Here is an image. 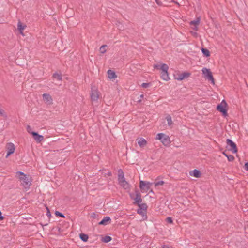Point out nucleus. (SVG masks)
<instances>
[{"label": "nucleus", "instance_id": "412c9836", "mask_svg": "<svg viewBox=\"0 0 248 248\" xmlns=\"http://www.w3.org/2000/svg\"><path fill=\"white\" fill-rule=\"evenodd\" d=\"M112 240V238L109 236H105L101 237V241L104 243H108Z\"/></svg>", "mask_w": 248, "mask_h": 248}, {"label": "nucleus", "instance_id": "20e7f679", "mask_svg": "<svg viewBox=\"0 0 248 248\" xmlns=\"http://www.w3.org/2000/svg\"><path fill=\"white\" fill-rule=\"evenodd\" d=\"M147 206L145 203L139 204L137 213L142 216L143 220H146L147 218Z\"/></svg>", "mask_w": 248, "mask_h": 248}, {"label": "nucleus", "instance_id": "f704fd0d", "mask_svg": "<svg viewBox=\"0 0 248 248\" xmlns=\"http://www.w3.org/2000/svg\"><path fill=\"white\" fill-rule=\"evenodd\" d=\"M46 209H47V213H46V215H47L48 217L51 216L50 212V210H49L48 208V207H46Z\"/></svg>", "mask_w": 248, "mask_h": 248}, {"label": "nucleus", "instance_id": "79ce46f5", "mask_svg": "<svg viewBox=\"0 0 248 248\" xmlns=\"http://www.w3.org/2000/svg\"><path fill=\"white\" fill-rule=\"evenodd\" d=\"M155 1H156L158 4H159V3L158 2L157 0H155Z\"/></svg>", "mask_w": 248, "mask_h": 248}, {"label": "nucleus", "instance_id": "1a4fd4ad", "mask_svg": "<svg viewBox=\"0 0 248 248\" xmlns=\"http://www.w3.org/2000/svg\"><path fill=\"white\" fill-rule=\"evenodd\" d=\"M15 150V145L12 143H9L7 145V154L6 158H7L10 155L14 153Z\"/></svg>", "mask_w": 248, "mask_h": 248}, {"label": "nucleus", "instance_id": "f3484780", "mask_svg": "<svg viewBox=\"0 0 248 248\" xmlns=\"http://www.w3.org/2000/svg\"><path fill=\"white\" fill-rule=\"evenodd\" d=\"M137 141L138 142V144L140 146V147H144L147 144V141L143 138H139L137 139Z\"/></svg>", "mask_w": 248, "mask_h": 248}, {"label": "nucleus", "instance_id": "37998d69", "mask_svg": "<svg viewBox=\"0 0 248 248\" xmlns=\"http://www.w3.org/2000/svg\"><path fill=\"white\" fill-rule=\"evenodd\" d=\"M108 175H111V173H110V172H109V173H108Z\"/></svg>", "mask_w": 248, "mask_h": 248}, {"label": "nucleus", "instance_id": "4be33fe9", "mask_svg": "<svg viewBox=\"0 0 248 248\" xmlns=\"http://www.w3.org/2000/svg\"><path fill=\"white\" fill-rule=\"evenodd\" d=\"M79 237L83 242H87L89 236L86 233H79Z\"/></svg>", "mask_w": 248, "mask_h": 248}, {"label": "nucleus", "instance_id": "f8f14e48", "mask_svg": "<svg viewBox=\"0 0 248 248\" xmlns=\"http://www.w3.org/2000/svg\"><path fill=\"white\" fill-rule=\"evenodd\" d=\"M43 98L45 103L47 104H51L52 103V98L50 94L47 93H44L43 94Z\"/></svg>", "mask_w": 248, "mask_h": 248}, {"label": "nucleus", "instance_id": "423d86ee", "mask_svg": "<svg viewBox=\"0 0 248 248\" xmlns=\"http://www.w3.org/2000/svg\"><path fill=\"white\" fill-rule=\"evenodd\" d=\"M202 71L204 78L208 80L211 81L212 83L214 84V79L210 69L206 67H204L202 69Z\"/></svg>", "mask_w": 248, "mask_h": 248}, {"label": "nucleus", "instance_id": "0eeeda50", "mask_svg": "<svg viewBox=\"0 0 248 248\" xmlns=\"http://www.w3.org/2000/svg\"><path fill=\"white\" fill-rule=\"evenodd\" d=\"M152 184L153 183L150 182L141 180L140 182V187L142 190L147 191L150 189Z\"/></svg>", "mask_w": 248, "mask_h": 248}, {"label": "nucleus", "instance_id": "a19ab883", "mask_svg": "<svg viewBox=\"0 0 248 248\" xmlns=\"http://www.w3.org/2000/svg\"><path fill=\"white\" fill-rule=\"evenodd\" d=\"M143 96H144V95H143V94H141V95H140V98H143Z\"/></svg>", "mask_w": 248, "mask_h": 248}, {"label": "nucleus", "instance_id": "7c9ffc66", "mask_svg": "<svg viewBox=\"0 0 248 248\" xmlns=\"http://www.w3.org/2000/svg\"><path fill=\"white\" fill-rule=\"evenodd\" d=\"M166 221H167V222L170 223V224L172 223L173 220H172V217H167Z\"/></svg>", "mask_w": 248, "mask_h": 248}, {"label": "nucleus", "instance_id": "473e14b6", "mask_svg": "<svg viewBox=\"0 0 248 248\" xmlns=\"http://www.w3.org/2000/svg\"><path fill=\"white\" fill-rule=\"evenodd\" d=\"M149 86H150V83H143L141 84V86L143 88H148V87H149Z\"/></svg>", "mask_w": 248, "mask_h": 248}, {"label": "nucleus", "instance_id": "a878e982", "mask_svg": "<svg viewBox=\"0 0 248 248\" xmlns=\"http://www.w3.org/2000/svg\"><path fill=\"white\" fill-rule=\"evenodd\" d=\"M53 77L58 80L61 81L62 80V77L61 74L55 73L53 74Z\"/></svg>", "mask_w": 248, "mask_h": 248}, {"label": "nucleus", "instance_id": "b1692460", "mask_svg": "<svg viewBox=\"0 0 248 248\" xmlns=\"http://www.w3.org/2000/svg\"><path fill=\"white\" fill-rule=\"evenodd\" d=\"M166 119L167 121L168 125L169 126H171L172 124L173 123H172V118H171V117L170 116V115H167L166 117Z\"/></svg>", "mask_w": 248, "mask_h": 248}, {"label": "nucleus", "instance_id": "2eb2a0df", "mask_svg": "<svg viewBox=\"0 0 248 248\" xmlns=\"http://www.w3.org/2000/svg\"><path fill=\"white\" fill-rule=\"evenodd\" d=\"M189 73L184 72L182 74L178 75L177 76H176L175 77V78L176 79L181 81V80H182L183 79H184V78L188 77L189 76Z\"/></svg>", "mask_w": 248, "mask_h": 248}, {"label": "nucleus", "instance_id": "c9c22d12", "mask_svg": "<svg viewBox=\"0 0 248 248\" xmlns=\"http://www.w3.org/2000/svg\"><path fill=\"white\" fill-rule=\"evenodd\" d=\"M244 167H245V169L246 170L248 171V162H247L245 164Z\"/></svg>", "mask_w": 248, "mask_h": 248}, {"label": "nucleus", "instance_id": "bb28decb", "mask_svg": "<svg viewBox=\"0 0 248 248\" xmlns=\"http://www.w3.org/2000/svg\"><path fill=\"white\" fill-rule=\"evenodd\" d=\"M223 154L227 157L229 161H232L234 159V156L231 155H227L225 153H223Z\"/></svg>", "mask_w": 248, "mask_h": 248}, {"label": "nucleus", "instance_id": "9b49d317", "mask_svg": "<svg viewBox=\"0 0 248 248\" xmlns=\"http://www.w3.org/2000/svg\"><path fill=\"white\" fill-rule=\"evenodd\" d=\"M31 134L32 135L34 140L37 142H40L44 139V137L42 135H39L38 133L36 132L32 131Z\"/></svg>", "mask_w": 248, "mask_h": 248}, {"label": "nucleus", "instance_id": "4c0bfd02", "mask_svg": "<svg viewBox=\"0 0 248 248\" xmlns=\"http://www.w3.org/2000/svg\"><path fill=\"white\" fill-rule=\"evenodd\" d=\"M31 127L30 126H28L27 127V131L29 133H31V132L30 131Z\"/></svg>", "mask_w": 248, "mask_h": 248}, {"label": "nucleus", "instance_id": "58836bf2", "mask_svg": "<svg viewBox=\"0 0 248 248\" xmlns=\"http://www.w3.org/2000/svg\"><path fill=\"white\" fill-rule=\"evenodd\" d=\"M162 248H170L167 246H164Z\"/></svg>", "mask_w": 248, "mask_h": 248}, {"label": "nucleus", "instance_id": "aec40b11", "mask_svg": "<svg viewBox=\"0 0 248 248\" xmlns=\"http://www.w3.org/2000/svg\"><path fill=\"white\" fill-rule=\"evenodd\" d=\"M190 174L191 176H193L196 178H199L201 176L200 172L196 169H195L194 170H193L192 171V173L190 172Z\"/></svg>", "mask_w": 248, "mask_h": 248}, {"label": "nucleus", "instance_id": "ea45409f", "mask_svg": "<svg viewBox=\"0 0 248 248\" xmlns=\"http://www.w3.org/2000/svg\"><path fill=\"white\" fill-rule=\"evenodd\" d=\"M150 192L154 193V192H153V190H152V189L150 191Z\"/></svg>", "mask_w": 248, "mask_h": 248}, {"label": "nucleus", "instance_id": "6e6552de", "mask_svg": "<svg viewBox=\"0 0 248 248\" xmlns=\"http://www.w3.org/2000/svg\"><path fill=\"white\" fill-rule=\"evenodd\" d=\"M226 142L230 146L229 150L233 153L237 152V149L236 144L230 139H227Z\"/></svg>", "mask_w": 248, "mask_h": 248}, {"label": "nucleus", "instance_id": "c85d7f7f", "mask_svg": "<svg viewBox=\"0 0 248 248\" xmlns=\"http://www.w3.org/2000/svg\"><path fill=\"white\" fill-rule=\"evenodd\" d=\"M107 46V45H102L101 46V47H100V51L101 53H104L106 52V49H105V47Z\"/></svg>", "mask_w": 248, "mask_h": 248}, {"label": "nucleus", "instance_id": "e433bc0d", "mask_svg": "<svg viewBox=\"0 0 248 248\" xmlns=\"http://www.w3.org/2000/svg\"><path fill=\"white\" fill-rule=\"evenodd\" d=\"M192 28H193V30H194L195 31H197L198 30V25H194V26H193Z\"/></svg>", "mask_w": 248, "mask_h": 248}, {"label": "nucleus", "instance_id": "4468645a", "mask_svg": "<svg viewBox=\"0 0 248 248\" xmlns=\"http://www.w3.org/2000/svg\"><path fill=\"white\" fill-rule=\"evenodd\" d=\"M111 219L108 216L105 217L101 221L99 222V225H107L110 223Z\"/></svg>", "mask_w": 248, "mask_h": 248}, {"label": "nucleus", "instance_id": "f257e3e1", "mask_svg": "<svg viewBox=\"0 0 248 248\" xmlns=\"http://www.w3.org/2000/svg\"><path fill=\"white\" fill-rule=\"evenodd\" d=\"M16 176L18 178L21 185L25 189H29L30 188L31 184V179L29 176L22 171H17L16 172Z\"/></svg>", "mask_w": 248, "mask_h": 248}, {"label": "nucleus", "instance_id": "72a5a7b5", "mask_svg": "<svg viewBox=\"0 0 248 248\" xmlns=\"http://www.w3.org/2000/svg\"><path fill=\"white\" fill-rule=\"evenodd\" d=\"M161 66H162V64L161 65L155 64V65H154V68L161 70Z\"/></svg>", "mask_w": 248, "mask_h": 248}, {"label": "nucleus", "instance_id": "5701e85b", "mask_svg": "<svg viewBox=\"0 0 248 248\" xmlns=\"http://www.w3.org/2000/svg\"><path fill=\"white\" fill-rule=\"evenodd\" d=\"M200 18L197 17L195 20L190 21V24L191 25H198L200 23Z\"/></svg>", "mask_w": 248, "mask_h": 248}, {"label": "nucleus", "instance_id": "393cba45", "mask_svg": "<svg viewBox=\"0 0 248 248\" xmlns=\"http://www.w3.org/2000/svg\"><path fill=\"white\" fill-rule=\"evenodd\" d=\"M202 51L203 54L205 56H206V57L210 56V51L207 49L202 48Z\"/></svg>", "mask_w": 248, "mask_h": 248}, {"label": "nucleus", "instance_id": "9d476101", "mask_svg": "<svg viewBox=\"0 0 248 248\" xmlns=\"http://www.w3.org/2000/svg\"><path fill=\"white\" fill-rule=\"evenodd\" d=\"M226 105L225 102L223 100L220 104L217 106V110L221 112L223 115H226L227 114V111L225 109Z\"/></svg>", "mask_w": 248, "mask_h": 248}, {"label": "nucleus", "instance_id": "a211bd4d", "mask_svg": "<svg viewBox=\"0 0 248 248\" xmlns=\"http://www.w3.org/2000/svg\"><path fill=\"white\" fill-rule=\"evenodd\" d=\"M135 201V202L138 204H141L142 199L141 198V195L140 193H137L136 194L135 197L133 199Z\"/></svg>", "mask_w": 248, "mask_h": 248}, {"label": "nucleus", "instance_id": "dca6fc26", "mask_svg": "<svg viewBox=\"0 0 248 248\" xmlns=\"http://www.w3.org/2000/svg\"><path fill=\"white\" fill-rule=\"evenodd\" d=\"M26 26L25 25L23 24L20 21H19L17 24V28L19 30L21 34L23 36L24 35L23 33V31L26 28Z\"/></svg>", "mask_w": 248, "mask_h": 248}, {"label": "nucleus", "instance_id": "c756f323", "mask_svg": "<svg viewBox=\"0 0 248 248\" xmlns=\"http://www.w3.org/2000/svg\"><path fill=\"white\" fill-rule=\"evenodd\" d=\"M0 115L4 118L7 117V115L5 114L4 110L0 108Z\"/></svg>", "mask_w": 248, "mask_h": 248}, {"label": "nucleus", "instance_id": "6ab92c4d", "mask_svg": "<svg viewBox=\"0 0 248 248\" xmlns=\"http://www.w3.org/2000/svg\"><path fill=\"white\" fill-rule=\"evenodd\" d=\"M107 73L108 78L109 79H114L117 77L115 73L111 70H108Z\"/></svg>", "mask_w": 248, "mask_h": 248}, {"label": "nucleus", "instance_id": "39448f33", "mask_svg": "<svg viewBox=\"0 0 248 248\" xmlns=\"http://www.w3.org/2000/svg\"><path fill=\"white\" fill-rule=\"evenodd\" d=\"M168 69L169 67L166 64H162V66H161V77L164 80L168 81L170 79L168 73Z\"/></svg>", "mask_w": 248, "mask_h": 248}, {"label": "nucleus", "instance_id": "7ed1b4c3", "mask_svg": "<svg viewBox=\"0 0 248 248\" xmlns=\"http://www.w3.org/2000/svg\"><path fill=\"white\" fill-rule=\"evenodd\" d=\"M155 139L160 140L162 144L166 146L169 145L170 143V137L163 133L157 134Z\"/></svg>", "mask_w": 248, "mask_h": 248}, {"label": "nucleus", "instance_id": "f03ea898", "mask_svg": "<svg viewBox=\"0 0 248 248\" xmlns=\"http://www.w3.org/2000/svg\"><path fill=\"white\" fill-rule=\"evenodd\" d=\"M118 174V182L119 184L122 186L124 189L127 190L130 188V185L125 180L124 178V174L122 170H119Z\"/></svg>", "mask_w": 248, "mask_h": 248}, {"label": "nucleus", "instance_id": "ddd939ff", "mask_svg": "<svg viewBox=\"0 0 248 248\" xmlns=\"http://www.w3.org/2000/svg\"><path fill=\"white\" fill-rule=\"evenodd\" d=\"M91 97L92 101H97L99 97L98 92L97 90H92L91 94Z\"/></svg>", "mask_w": 248, "mask_h": 248}, {"label": "nucleus", "instance_id": "cd10ccee", "mask_svg": "<svg viewBox=\"0 0 248 248\" xmlns=\"http://www.w3.org/2000/svg\"><path fill=\"white\" fill-rule=\"evenodd\" d=\"M164 182L163 181H159L158 182H156L154 183V185L155 187L159 186H162L164 184Z\"/></svg>", "mask_w": 248, "mask_h": 248}, {"label": "nucleus", "instance_id": "2f4dec72", "mask_svg": "<svg viewBox=\"0 0 248 248\" xmlns=\"http://www.w3.org/2000/svg\"><path fill=\"white\" fill-rule=\"evenodd\" d=\"M55 214L56 215L58 216H59V217H64V216L63 214H62V213L59 212V211H56L55 212Z\"/></svg>", "mask_w": 248, "mask_h": 248}]
</instances>
